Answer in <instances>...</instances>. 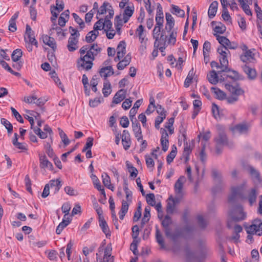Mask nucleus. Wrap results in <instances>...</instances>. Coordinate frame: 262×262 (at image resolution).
Listing matches in <instances>:
<instances>
[{
    "label": "nucleus",
    "instance_id": "f257e3e1",
    "mask_svg": "<svg viewBox=\"0 0 262 262\" xmlns=\"http://www.w3.org/2000/svg\"><path fill=\"white\" fill-rule=\"evenodd\" d=\"M245 184L231 188V194L229 197V203L231 206V210L230 213L231 220H229L227 223V226L231 228L233 221H239L244 220L246 218V213L243 211L242 205L237 203V198L241 196L243 194Z\"/></svg>",
    "mask_w": 262,
    "mask_h": 262
},
{
    "label": "nucleus",
    "instance_id": "f03ea898",
    "mask_svg": "<svg viewBox=\"0 0 262 262\" xmlns=\"http://www.w3.org/2000/svg\"><path fill=\"white\" fill-rule=\"evenodd\" d=\"M102 49L97 43L84 46L79 50L81 56L77 61L78 67L86 70H90L93 65L95 57L100 53Z\"/></svg>",
    "mask_w": 262,
    "mask_h": 262
},
{
    "label": "nucleus",
    "instance_id": "7ed1b4c3",
    "mask_svg": "<svg viewBox=\"0 0 262 262\" xmlns=\"http://www.w3.org/2000/svg\"><path fill=\"white\" fill-rule=\"evenodd\" d=\"M216 127L219 132V135L214 139L215 142V153L219 155L222 153L225 145L231 146L233 144L231 143L230 145L228 142L226 135L224 133V127L220 125H217Z\"/></svg>",
    "mask_w": 262,
    "mask_h": 262
},
{
    "label": "nucleus",
    "instance_id": "20e7f679",
    "mask_svg": "<svg viewBox=\"0 0 262 262\" xmlns=\"http://www.w3.org/2000/svg\"><path fill=\"white\" fill-rule=\"evenodd\" d=\"M225 87L233 95L228 97V102L233 103L238 100V96L244 93V91L236 83L226 84Z\"/></svg>",
    "mask_w": 262,
    "mask_h": 262
},
{
    "label": "nucleus",
    "instance_id": "39448f33",
    "mask_svg": "<svg viewBox=\"0 0 262 262\" xmlns=\"http://www.w3.org/2000/svg\"><path fill=\"white\" fill-rule=\"evenodd\" d=\"M217 52L220 55V64H221L222 70L220 72H229L230 71L228 67V61L227 58V54L229 53L227 47H220L217 49Z\"/></svg>",
    "mask_w": 262,
    "mask_h": 262
},
{
    "label": "nucleus",
    "instance_id": "423d86ee",
    "mask_svg": "<svg viewBox=\"0 0 262 262\" xmlns=\"http://www.w3.org/2000/svg\"><path fill=\"white\" fill-rule=\"evenodd\" d=\"M249 129V125L245 123L236 125L231 128L234 135L246 134Z\"/></svg>",
    "mask_w": 262,
    "mask_h": 262
},
{
    "label": "nucleus",
    "instance_id": "0eeeda50",
    "mask_svg": "<svg viewBox=\"0 0 262 262\" xmlns=\"http://www.w3.org/2000/svg\"><path fill=\"white\" fill-rule=\"evenodd\" d=\"M240 59L246 63L253 62L255 60V54L253 53L252 50H249L242 54Z\"/></svg>",
    "mask_w": 262,
    "mask_h": 262
},
{
    "label": "nucleus",
    "instance_id": "6e6552de",
    "mask_svg": "<svg viewBox=\"0 0 262 262\" xmlns=\"http://www.w3.org/2000/svg\"><path fill=\"white\" fill-rule=\"evenodd\" d=\"M185 181V177L184 176H181L175 183V192L179 197H181L183 195V185Z\"/></svg>",
    "mask_w": 262,
    "mask_h": 262
},
{
    "label": "nucleus",
    "instance_id": "1a4fd4ad",
    "mask_svg": "<svg viewBox=\"0 0 262 262\" xmlns=\"http://www.w3.org/2000/svg\"><path fill=\"white\" fill-rule=\"evenodd\" d=\"M39 165L41 168H48L52 170L53 166L52 164L48 160L47 157L45 155H39Z\"/></svg>",
    "mask_w": 262,
    "mask_h": 262
},
{
    "label": "nucleus",
    "instance_id": "9d476101",
    "mask_svg": "<svg viewBox=\"0 0 262 262\" xmlns=\"http://www.w3.org/2000/svg\"><path fill=\"white\" fill-rule=\"evenodd\" d=\"M160 132L162 135L161 138V143L162 147V150L166 151L168 147V135L165 129L161 128Z\"/></svg>",
    "mask_w": 262,
    "mask_h": 262
},
{
    "label": "nucleus",
    "instance_id": "9b49d317",
    "mask_svg": "<svg viewBox=\"0 0 262 262\" xmlns=\"http://www.w3.org/2000/svg\"><path fill=\"white\" fill-rule=\"evenodd\" d=\"M122 142L123 147L125 150L128 149L130 147L131 144L130 135L129 132L126 130L123 131Z\"/></svg>",
    "mask_w": 262,
    "mask_h": 262
},
{
    "label": "nucleus",
    "instance_id": "f8f14e48",
    "mask_svg": "<svg viewBox=\"0 0 262 262\" xmlns=\"http://www.w3.org/2000/svg\"><path fill=\"white\" fill-rule=\"evenodd\" d=\"M219 71L216 72L215 70H212L207 74L208 80L211 84H216L219 81V74L222 72L219 73Z\"/></svg>",
    "mask_w": 262,
    "mask_h": 262
},
{
    "label": "nucleus",
    "instance_id": "ddd939ff",
    "mask_svg": "<svg viewBox=\"0 0 262 262\" xmlns=\"http://www.w3.org/2000/svg\"><path fill=\"white\" fill-rule=\"evenodd\" d=\"M61 181L59 179L51 180L48 185H49L50 188H51L54 193L58 192L61 187Z\"/></svg>",
    "mask_w": 262,
    "mask_h": 262
},
{
    "label": "nucleus",
    "instance_id": "4468645a",
    "mask_svg": "<svg viewBox=\"0 0 262 262\" xmlns=\"http://www.w3.org/2000/svg\"><path fill=\"white\" fill-rule=\"evenodd\" d=\"M78 38L70 37L68 40L67 48L70 52H73L78 49Z\"/></svg>",
    "mask_w": 262,
    "mask_h": 262
},
{
    "label": "nucleus",
    "instance_id": "2eb2a0df",
    "mask_svg": "<svg viewBox=\"0 0 262 262\" xmlns=\"http://www.w3.org/2000/svg\"><path fill=\"white\" fill-rule=\"evenodd\" d=\"M132 59L131 55L130 53L127 54L124 58L120 60L117 64V67L119 70L124 69L127 66H128Z\"/></svg>",
    "mask_w": 262,
    "mask_h": 262
},
{
    "label": "nucleus",
    "instance_id": "dca6fc26",
    "mask_svg": "<svg viewBox=\"0 0 262 262\" xmlns=\"http://www.w3.org/2000/svg\"><path fill=\"white\" fill-rule=\"evenodd\" d=\"M126 92V91L123 89L119 90L113 98V103L118 104L121 102L125 98Z\"/></svg>",
    "mask_w": 262,
    "mask_h": 262
},
{
    "label": "nucleus",
    "instance_id": "f3484780",
    "mask_svg": "<svg viewBox=\"0 0 262 262\" xmlns=\"http://www.w3.org/2000/svg\"><path fill=\"white\" fill-rule=\"evenodd\" d=\"M243 70L244 72L247 75L249 79H254L257 75L256 71L254 69H253L247 65L243 67Z\"/></svg>",
    "mask_w": 262,
    "mask_h": 262
},
{
    "label": "nucleus",
    "instance_id": "a211bd4d",
    "mask_svg": "<svg viewBox=\"0 0 262 262\" xmlns=\"http://www.w3.org/2000/svg\"><path fill=\"white\" fill-rule=\"evenodd\" d=\"M42 40L45 44L51 47L53 51H55L56 49V43L54 38L46 35L42 36Z\"/></svg>",
    "mask_w": 262,
    "mask_h": 262
},
{
    "label": "nucleus",
    "instance_id": "6ab92c4d",
    "mask_svg": "<svg viewBox=\"0 0 262 262\" xmlns=\"http://www.w3.org/2000/svg\"><path fill=\"white\" fill-rule=\"evenodd\" d=\"M99 73L100 76L103 77L106 80L108 76L114 74V70L112 66H107L101 69Z\"/></svg>",
    "mask_w": 262,
    "mask_h": 262
},
{
    "label": "nucleus",
    "instance_id": "aec40b11",
    "mask_svg": "<svg viewBox=\"0 0 262 262\" xmlns=\"http://www.w3.org/2000/svg\"><path fill=\"white\" fill-rule=\"evenodd\" d=\"M71 221V220L69 217L66 216V218L63 217L62 221L59 224L56 228V233L57 234H60L62 230L70 223Z\"/></svg>",
    "mask_w": 262,
    "mask_h": 262
},
{
    "label": "nucleus",
    "instance_id": "412c9836",
    "mask_svg": "<svg viewBox=\"0 0 262 262\" xmlns=\"http://www.w3.org/2000/svg\"><path fill=\"white\" fill-rule=\"evenodd\" d=\"M166 25L165 28L168 31H170L174 25V20L170 13H166L165 14Z\"/></svg>",
    "mask_w": 262,
    "mask_h": 262
},
{
    "label": "nucleus",
    "instance_id": "4be33fe9",
    "mask_svg": "<svg viewBox=\"0 0 262 262\" xmlns=\"http://www.w3.org/2000/svg\"><path fill=\"white\" fill-rule=\"evenodd\" d=\"M218 6V3L217 1H213L210 5L208 10V16L210 18L214 17L216 14Z\"/></svg>",
    "mask_w": 262,
    "mask_h": 262
},
{
    "label": "nucleus",
    "instance_id": "5701e85b",
    "mask_svg": "<svg viewBox=\"0 0 262 262\" xmlns=\"http://www.w3.org/2000/svg\"><path fill=\"white\" fill-rule=\"evenodd\" d=\"M112 86L110 81L106 79L103 83V88L102 89V93L105 97L110 95L112 92Z\"/></svg>",
    "mask_w": 262,
    "mask_h": 262
},
{
    "label": "nucleus",
    "instance_id": "b1692460",
    "mask_svg": "<svg viewBox=\"0 0 262 262\" xmlns=\"http://www.w3.org/2000/svg\"><path fill=\"white\" fill-rule=\"evenodd\" d=\"M70 12L68 10L62 13L58 19V25L60 27H64L67 21V18L69 17Z\"/></svg>",
    "mask_w": 262,
    "mask_h": 262
},
{
    "label": "nucleus",
    "instance_id": "393cba45",
    "mask_svg": "<svg viewBox=\"0 0 262 262\" xmlns=\"http://www.w3.org/2000/svg\"><path fill=\"white\" fill-rule=\"evenodd\" d=\"M99 33L98 31L95 30L91 31L87 34L85 37V41L88 43L92 42L96 39Z\"/></svg>",
    "mask_w": 262,
    "mask_h": 262
},
{
    "label": "nucleus",
    "instance_id": "a878e982",
    "mask_svg": "<svg viewBox=\"0 0 262 262\" xmlns=\"http://www.w3.org/2000/svg\"><path fill=\"white\" fill-rule=\"evenodd\" d=\"M192 148L191 147L190 144L187 143L185 145L183 157L185 159V162L186 163L189 160V155L192 151Z\"/></svg>",
    "mask_w": 262,
    "mask_h": 262
},
{
    "label": "nucleus",
    "instance_id": "bb28decb",
    "mask_svg": "<svg viewBox=\"0 0 262 262\" xmlns=\"http://www.w3.org/2000/svg\"><path fill=\"white\" fill-rule=\"evenodd\" d=\"M211 91L219 99L223 100L226 97L225 93L217 88L212 87L211 88Z\"/></svg>",
    "mask_w": 262,
    "mask_h": 262
},
{
    "label": "nucleus",
    "instance_id": "cd10ccee",
    "mask_svg": "<svg viewBox=\"0 0 262 262\" xmlns=\"http://www.w3.org/2000/svg\"><path fill=\"white\" fill-rule=\"evenodd\" d=\"M99 226L103 233L106 235V236L110 235V231L108 229V225L104 219H101L99 220Z\"/></svg>",
    "mask_w": 262,
    "mask_h": 262
},
{
    "label": "nucleus",
    "instance_id": "c85d7f7f",
    "mask_svg": "<svg viewBox=\"0 0 262 262\" xmlns=\"http://www.w3.org/2000/svg\"><path fill=\"white\" fill-rule=\"evenodd\" d=\"M126 53V43L124 41H121L117 47V54L123 56Z\"/></svg>",
    "mask_w": 262,
    "mask_h": 262
},
{
    "label": "nucleus",
    "instance_id": "c756f323",
    "mask_svg": "<svg viewBox=\"0 0 262 262\" xmlns=\"http://www.w3.org/2000/svg\"><path fill=\"white\" fill-rule=\"evenodd\" d=\"M54 31H56V34L58 35L61 34L63 36H65L64 33L63 32L62 29L56 24L52 25V27L50 30V35H53L54 33Z\"/></svg>",
    "mask_w": 262,
    "mask_h": 262
},
{
    "label": "nucleus",
    "instance_id": "7c9ffc66",
    "mask_svg": "<svg viewBox=\"0 0 262 262\" xmlns=\"http://www.w3.org/2000/svg\"><path fill=\"white\" fill-rule=\"evenodd\" d=\"M194 75L193 68H192L189 72L184 82V86L188 88L192 82Z\"/></svg>",
    "mask_w": 262,
    "mask_h": 262
},
{
    "label": "nucleus",
    "instance_id": "2f4dec72",
    "mask_svg": "<svg viewBox=\"0 0 262 262\" xmlns=\"http://www.w3.org/2000/svg\"><path fill=\"white\" fill-rule=\"evenodd\" d=\"M25 39L26 42H28L30 44L35 46L36 47H38V42L33 35V33L25 35Z\"/></svg>",
    "mask_w": 262,
    "mask_h": 262
},
{
    "label": "nucleus",
    "instance_id": "473e14b6",
    "mask_svg": "<svg viewBox=\"0 0 262 262\" xmlns=\"http://www.w3.org/2000/svg\"><path fill=\"white\" fill-rule=\"evenodd\" d=\"M248 171L252 178L255 179L258 181H260V174L256 169L250 166L248 167Z\"/></svg>",
    "mask_w": 262,
    "mask_h": 262
},
{
    "label": "nucleus",
    "instance_id": "72a5a7b5",
    "mask_svg": "<svg viewBox=\"0 0 262 262\" xmlns=\"http://www.w3.org/2000/svg\"><path fill=\"white\" fill-rule=\"evenodd\" d=\"M160 109L161 110V112H160L159 110H157V113L160 115V116H158L155 120V122L158 123L159 124L161 123L166 117L165 112L161 106H160Z\"/></svg>",
    "mask_w": 262,
    "mask_h": 262
},
{
    "label": "nucleus",
    "instance_id": "f704fd0d",
    "mask_svg": "<svg viewBox=\"0 0 262 262\" xmlns=\"http://www.w3.org/2000/svg\"><path fill=\"white\" fill-rule=\"evenodd\" d=\"M167 40V35L164 31H162L160 36H159V40L157 42L156 47L158 48L160 46H164Z\"/></svg>",
    "mask_w": 262,
    "mask_h": 262
},
{
    "label": "nucleus",
    "instance_id": "c9c22d12",
    "mask_svg": "<svg viewBox=\"0 0 262 262\" xmlns=\"http://www.w3.org/2000/svg\"><path fill=\"white\" fill-rule=\"evenodd\" d=\"M22 55V51L19 49H17L13 52L11 55L12 59L13 61L16 62L19 60Z\"/></svg>",
    "mask_w": 262,
    "mask_h": 262
},
{
    "label": "nucleus",
    "instance_id": "e433bc0d",
    "mask_svg": "<svg viewBox=\"0 0 262 262\" xmlns=\"http://www.w3.org/2000/svg\"><path fill=\"white\" fill-rule=\"evenodd\" d=\"M252 224L253 226L255 228V229H257V230L260 231V232L258 233V235H262V222L260 221V220L258 219H255L252 221Z\"/></svg>",
    "mask_w": 262,
    "mask_h": 262
},
{
    "label": "nucleus",
    "instance_id": "4c0bfd02",
    "mask_svg": "<svg viewBox=\"0 0 262 262\" xmlns=\"http://www.w3.org/2000/svg\"><path fill=\"white\" fill-rule=\"evenodd\" d=\"M256 190L255 188H253L251 190L248 195V200L250 205L256 201Z\"/></svg>",
    "mask_w": 262,
    "mask_h": 262
},
{
    "label": "nucleus",
    "instance_id": "58836bf2",
    "mask_svg": "<svg viewBox=\"0 0 262 262\" xmlns=\"http://www.w3.org/2000/svg\"><path fill=\"white\" fill-rule=\"evenodd\" d=\"M171 12L173 14L180 17H184L185 14L184 10L181 9L178 6L173 5L172 6V10Z\"/></svg>",
    "mask_w": 262,
    "mask_h": 262
},
{
    "label": "nucleus",
    "instance_id": "ea45409f",
    "mask_svg": "<svg viewBox=\"0 0 262 262\" xmlns=\"http://www.w3.org/2000/svg\"><path fill=\"white\" fill-rule=\"evenodd\" d=\"M59 131V134L60 137L62 140V142L64 143V146H67L69 144L70 141L68 139L67 135L64 133V132L60 128H58Z\"/></svg>",
    "mask_w": 262,
    "mask_h": 262
},
{
    "label": "nucleus",
    "instance_id": "a19ab883",
    "mask_svg": "<svg viewBox=\"0 0 262 262\" xmlns=\"http://www.w3.org/2000/svg\"><path fill=\"white\" fill-rule=\"evenodd\" d=\"M144 27L142 25H140L138 28L137 29L136 33H138L139 39L141 40V43H143L144 41H145V36L144 34Z\"/></svg>",
    "mask_w": 262,
    "mask_h": 262
},
{
    "label": "nucleus",
    "instance_id": "79ce46f5",
    "mask_svg": "<svg viewBox=\"0 0 262 262\" xmlns=\"http://www.w3.org/2000/svg\"><path fill=\"white\" fill-rule=\"evenodd\" d=\"M156 238L157 242L158 244L161 246L162 248L164 247V243L163 239V237L162 234L160 233L159 229H158V226H156Z\"/></svg>",
    "mask_w": 262,
    "mask_h": 262
},
{
    "label": "nucleus",
    "instance_id": "37998d69",
    "mask_svg": "<svg viewBox=\"0 0 262 262\" xmlns=\"http://www.w3.org/2000/svg\"><path fill=\"white\" fill-rule=\"evenodd\" d=\"M244 227L248 234H256L258 235V233L260 232V231H258L257 229H255L252 224L250 225H244Z\"/></svg>",
    "mask_w": 262,
    "mask_h": 262
},
{
    "label": "nucleus",
    "instance_id": "c03bdc74",
    "mask_svg": "<svg viewBox=\"0 0 262 262\" xmlns=\"http://www.w3.org/2000/svg\"><path fill=\"white\" fill-rule=\"evenodd\" d=\"M214 35L216 36V39L221 45L220 47H227L226 45H228V42L229 43V40L225 36H221L216 34H214Z\"/></svg>",
    "mask_w": 262,
    "mask_h": 262
},
{
    "label": "nucleus",
    "instance_id": "a18cd8bd",
    "mask_svg": "<svg viewBox=\"0 0 262 262\" xmlns=\"http://www.w3.org/2000/svg\"><path fill=\"white\" fill-rule=\"evenodd\" d=\"M185 252L186 257L188 260H191L196 259L198 258L195 252L191 251L189 248L187 247L186 248Z\"/></svg>",
    "mask_w": 262,
    "mask_h": 262
},
{
    "label": "nucleus",
    "instance_id": "49530a36",
    "mask_svg": "<svg viewBox=\"0 0 262 262\" xmlns=\"http://www.w3.org/2000/svg\"><path fill=\"white\" fill-rule=\"evenodd\" d=\"M177 154V147L175 145H173L171 152L167 156V162L170 164L172 162Z\"/></svg>",
    "mask_w": 262,
    "mask_h": 262
},
{
    "label": "nucleus",
    "instance_id": "de8ad7c7",
    "mask_svg": "<svg viewBox=\"0 0 262 262\" xmlns=\"http://www.w3.org/2000/svg\"><path fill=\"white\" fill-rule=\"evenodd\" d=\"M211 49V44L208 41H206L203 45V55L204 57V61L206 60V58L208 57L207 53H208Z\"/></svg>",
    "mask_w": 262,
    "mask_h": 262
},
{
    "label": "nucleus",
    "instance_id": "09e8293b",
    "mask_svg": "<svg viewBox=\"0 0 262 262\" xmlns=\"http://www.w3.org/2000/svg\"><path fill=\"white\" fill-rule=\"evenodd\" d=\"M1 123L4 125L7 129L9 134H11L13 130V126L12 124L7 120L4 118L1 119Z\"/></svg>",
    "mask_w": 262,
    "mask_h": 262
},
{
    "label": "nucleus",
    "instance_id": "8fccbe9b",
    "mask_svg": "<svg viewBox=\"0 0 262 262\" xmlns=\"http://www.w3.org/2000/svg\"><path fill=\"white\" fill-rule=\"evenodd\" d=\"M161 28L159 27L155 26L153 30V37L155 39L154 42V47H156L158 41L159 40V36L161 32Z\"/></svg>",
    "mask_w": 262,
    "mask_h": 262
},
{
    "label": "nucleus",
    "instance_id": "3c124183",
    "mask_svg": "<svg viewBox=\"0 0 262 262\" xmlns=\"http://www.w3.org/2000/svg\"><path fill=\"white\" fill-rule=\"evenodd\" d=\"M108 8H111V5L108 3L104 2L98 11V14H105L108 10Z\"/></svg>",
    "mask_w": 262,
    "mask_h": 262
},
{
    "label": "nucleus",
    "instance_id": "603ef678",
    "mask_svg": "<svg viewBox=\"0 0 262 262\" xmlns=\"http://www.w3.org/2000/svg\"><path fill=\"white\" fill-rule=\"evenodd\" d=\"M71 210V205L70 203H64L62 207L61 210L63 213H64V218H66V216L69 214V211Z\"/></svg>",
    "mask_w": 262,
    "mask_h": 262
},
{
    "label": "nucleus",
    "instance_id": "864d4df0",
    "mask_svg": "<svg viewBox=\"0 0 262 262\" xmlns=\"http://www.w3.org/2000/svg\"><path fill=\"white\" fill-rule=\"evenodd\" d=\"M146 201L147 203L151 205L154 206L156 205V199L154 193H149L146 195Z\"/></svg>",
    "mask_w": 262,
    "mask_h": 262
},
{
    "label": "nucleus",
    "instance_id": "5fc2aeb1",
    "mask_svg": "<svg viewBox=\"0 0 262 262\" xmlns=\"http://www.w3.org/2000/svg\"><path fill=\"white\" fill-rule=\"evenodd\" d=\"M134 11V7L133 5H128L125 7L123 14L128 17H131L133 14Z\"/></svg>",
    "mask_w": 262,
    "mask_h": 262
},
{
    "label": "nucleus",
    "instance_id": "6e6d98bb",
    "mask_svg": "<svg viewBox=\"0 0 262 262\" xmlns=\"http://www.w3.org/2000/svg\"><path fill=\"white\" fill-rule=\"evenodd\" d=\"M45 148L46 149V153L49 157L52 158L54 157L55 155L49 143H46L45 145Z\"/></svg>",
    "mask_w": 262,
    "mask_h": 262
},
{
    "label": "nucleus",
    "instance_id": "4d7b16f0",
    "mask_svg": "<svg viewBox=\"0 0 262 262\" xmlns=\"http://www.w3.org/2000/svg\"><path fill=\"white\" fill-rule=\"evenodd\" d=\"M104 20L102 18L97 21L94 25V30L97 31L103 29Z\"/></svg>",
    "mask_w": 262,
    "mask_h": 262
},
{
    "label": "nucleus",
    "instance_id": "13d9d810",
    "mask_svg": "<svg viewBox=\"0 0 262 262\" xmlns=\"http://www.w3.org/2000/svg\"><path fill=\"white\" fill-rule=\"evenodd\" d=\"M93 138L92 137H89L87 139L86 143L84 147L82 149V151L84 152L86 150L90 149L93 145Z\"/></svg>",
    "mask_w": 262,
    "mask_h": 262
},
{
    "label": "nucleus",
    "instance_id": "bf43d9fd",
    "mask_svg": "<svg viewBox=\"0 0 262 262\" xmlns=\"http://www.w3.org/2000/svg\"><path fill=\"white\" fill-rule=\"evenodd\" d=\"M139 242V240L134 239L133 243L130 245V250L133 251V253L135 255H137L138 254V251L137 249V245Z\"/></svg>",
    "mask_w": 262,
    "mask_h": 262
},
{
    "label": "nucleus",
    "instance_id": "052dcab7",
    "mask_svg": "<svg viewBox=\"0 0 262 262\" xmlns=\"http://www.w3.org/2000/svg\"><path fill=\"white\" fill-rule=\"evenodd\" d=\"M11 110L12 111L13 115L15 117L16 119L20 123H24V120L21 115L18 113V112L13 107H11Z\"/></svg>",
    "mask_w": 262,
    "mask_h": 262
},
{
    "label": "nucleus",
    "instance_id": "680f3d73",
    "mask_svg": "<svg viewBox=\"0 0 262 262\" xmlns=\"http://www.w3.org/2000/svg\"><path fill=\"white\" fill-rule=\"evenodd\" d=\"M33 130H34V133L36 135L39 136V137L41 139H45L47 137V133H44L42 131H41V130L39 127H37V128L34 127Z\"/></svg>",
    "mask_w": 262,
    "mask_h": 262
},
{
    "label": "nucleus",
    "instance_id": "e2e57ef3",
    "mask_svg": "<svg viewBox=\"0 0 262 262\" xmlns=\"http://www.w3.org/2000/svg\"><path fill=\"white\" fill-rule=\"evenodd\" d=\"M206 159L207 155L205 153V145H204L200 153V159L202 163H204L206 161Z\"/></svg>",
    "mask_w": 262,
    "mask_h": 262
},
{
    "label": "nucleus",
    "instance_id": "0e129e2a",
    "mask_svg": "<svg viewBox=\"0 0 262 262\" xmlns=\"http://www.w3.org/2000/svg\"><path fill=\"white\" fill-rule=\"evenodd\" d=\"M72 15L75 21L79 25L80 27L81 28H83L85 26L83 20L81 18H80L79 16L77 14L75 13H73Z\"/></svg>",
    "mask_w": 262,
    "mask_h": 262
},
{
    "label": "nucleus",
    "instance_id": "69168bd1",
    "mask_svg": "<svg viewBox=\"0 0 262 262\" xmlns=\"http://www.w3.org/2000/svg\"><path fill=\"white\" fill-rule=\"evenodd\" d=\"M55 10H57L58 12L61 11L64 9V4L61 0H56V6L54 7Z\"/></svg>",
    "mask_w": 262,
    "mask_h": 262
},
{
    "label": "nucleus",
    "instance_id": "338daca9",
    "mask_svg": "<svg viewBox=\"0 0 262 262\" xmlns=\"http://www.w3.org/2000/svg\"><path fill=\"white\" fill-rule=\"evenodd\" d=\"M102 178L103 180V183L105 187L110 186L111 184V179L107 173H104L102 174Z\"/></svg>",
    "mask_w": 262,
    "mask_h": 262
},
{
    "label": "nucleus",
    "instance_id": "774afa93",
    "mask_svg": "<svg viewBox=\"0 0 262 262\" xmlns=\"http://www.w3.org/2000/svg\"><path fill=\"white\" fill-rule=\"evenodd\" d=\"M254 8L258 19H262V10L258 6L257 2L254 3Z\"/></svg>",
    "mask_w": 262,
    "mask_h": 262
}]
</instances>
